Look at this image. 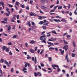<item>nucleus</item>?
I'll return each mask as SVG.
<instances>
[{
    "label": "nucleus",
    "instance_id": "1",
    "mask_svg": "<svg viewBox=\"0 0 77 77\" xmlns=\"http://www.w3.org/2000/svg\"><path fill=\"white\" fill-rule=\"evenodd\" d=\"M4 63H5V64H6L8 66H9L10 65H9V63H8V62L6 61V60H4V59H1V60H0V62H2V63H3L4 62Z\"/></svg>",
    "mask_w": 77,
    "mask_h": 77
},
{
    "label": "nucleus",
    "instance_id": "2",
    "mask_svg": "<svg viewBox=\"0 0 77 77\" xmlns=\"http://www.w3.org/2000/svg\"><path fill=\"white\" fill-rule=\"evenodd\" d=\"M32 60L34 61L35 64H36V63L37 62V59H36V57H35V58L33 57L32 58Z\"/></svg>",
    "mask_w": 77,
    "mask_h": 77
},
{
    "label": "nucleus",
    "instance_id": "3",
    "mask_svg": "<svg viewBox=\"0 0 77 77\" xmlns=\"http://www.w3.org/2000/svg\"><path fill=\"white\" fill-rule=\"evenodd\" d=\"M52 66L53 68L54 69H56L55 68H59L58 65H56L55 64H54V65H52Z\"/></svg>",
    "mask_w": 77,
    "mask_h": 77
},
{
    "label": "nucleus",
    "instance_id": "4",
    "mask_svg": "<svg viewBox=\"0 0 77 77\" xmlns=\"http://www.w3.org/2000/svg\"><path fill=\"white\" fill-rule=\"evenodd\" d=\"M68 45H65L63 48V49L65 50L66 51L68 50Z\"/></svg>",
    "mask_w": 77,
    "mask_h": 77
},
{
    "label": "nucleus",
    "instance_id": "5",
    "mask_svg": "<svg viewBox=\"0 0 77 77\" xmlns=\"http://www.w3.org/2000/svg\"><path fill=\"white\" fill-rule=\"evenodd\" d=\"M0 3H1V5H2V7L3 8V9H5V6H4V5H5V4H4V3L3 2H0Z\"/></svg>",
    "mask_w": 77,
    "mask_h": 77
},
{
    "label": "nucleus",
    "instance_id": "6",
    "mask_svg": "<svg viewBox=\"0 0 77 77\" xmlns=\"http://www.w3.org/2000/svg\"><path fill=\"white\" fill-rule=\"evenodd\" d=\"M68 54H67L66 56V57L65 58V59H67V62H69V60H68Z\"/></svg>",
    "mask_w": 77,
    "mask_h": 77
},
{
    "label": "nucleus",
    "instance_id": "7",
    "mask_svg": "<svg viewBox=\"0 0 77 77\" xmlns=\"http://www.w3.org/2000/svg\"><path fill=\"white\" fill-rule=\"evenodd\" d=\"M6 48H7V47L4 46L2 48V49L3 50V51H4V50H6Z\"/></svg>",
    "mask_w": 77,
    "mask_h": 77
},
{
    "label": "nucleus",
    "instance_id": "8",
    "mask_svg": "<svg viewBox=\"0 0 77 77\" xmlns=\"http://www.w3.org/2000/svg\"><path fill=\"white\" fill-rule=\"evenodd\" d=\"M59 50V51H60L61 53V54H63L64 53V50H63V51H62V50L61 49H60Z\"/></svg>",
    "mask_w": 77,
    "mask_h": 77
},
{
    "label": "nucleus",
    "instance_id": "9",
    "mask_svg": "<svg viewBox=\"0 0 77 77\" xmlns=\"http://www.w3.org/2000/svg\"><path fill=\"white\" fill-rule=\"evenodd\" d=\"M41 8L42 9H44V10H46V9H47V8L44 7V6H41Z\"/></svg>",
    "mask_w": 77,
    "mask_h": 77
},
{
    "label": "nucleus",
    "instance_id": "10",
    "mask_svg": "<svg viewBox=\"0 0 77 77\" xmlns=\"http://www.w3.org/2000/svg\"><path fill=\"white\" fill-rule=\"evenodd\" d=\"M54 21L55 22H60V20L59 19H54Z\"/></svg>",
    "mask_w": 77,
    "mask_h": 77
},
{
    "label": "nucleus",
    "instance_id": "11",
    "mask_svg": "<svg viewBox=\"0 0 77 77\" xmlns=\"http://www.w3.org/2000/svg\"><path fill=\"white\" fill-rule=\"evenodd\" d=\"M61 21H63L64 22H65V23H68V22H66V20H65V19H63L61 20Z\"/></svg>",
    "mask_w": 77,
    "mask_h": 77
},
{
    "label": "nucleus",
    "instance_id": "12",
    "mask_svg": "<svg viewBox=\"0 0 77 77\" xmlns=\"http://www.w3.org/2000/svg\"><path fill=\"white\" fill-rule=\"evenodd\" d=\"M28 24L29 27L31 26V23H30V22L29 21H28V23H27V25Z\"/></svg>",
    "mask_w": 77,
    "mask_h": 77
},
{
    "label": "nucleus",
    "instance_id": "13",
    "mask_svg": "<svg viewBox=\"0 0 77 77\" xmlns=\"http://www.w3.org/2000/svg\"><path fill=\"white\" fill-rule=\"evenodd\" d=\"M34 14H35L32 13V12H31L29 14V15L30 16H33V15H34Z\"/></svg>",
    "mask_w": 77,
    "mask_h": 77
},
{
    "label": "nucleus",
    "instance_id": "14",
    "mask_svg": "<svg viewBox=\"0 0 77 77\" xmlns=\"http://www.w3.org/2000/svg\"><path fill=\"white\" fill-rule=\"evenodd\" d=\"M34 75L35 77H37V75H39V74L38 73H36V72H35L34 73Z\"/></svg>",
    "mask_w": 77,
    "mask_h": 77
},
{
    "label": "nucleus",
    "instance_id": "15",
    "mask_svg": "<svg viewBox=\"0 0 77 77\" xmlns=\"http://www.w3.org/2000/svg\"><path fill=\"white\" fill-rule=\"evenodd\" d=\"M20 6L22 8H24V7H25V6H24V4H23L22 5V4L20 5Z\"/></svg>",
    "mask_w": 77,
    "mask_h": 77
},
{
    "label": "nucleus",
    "instance_id": "16",
    "mask_svg": "<svg viewBox=\"0 0 77 77\" xmlns=\"http://www.w3.org/2000/svg\"><path fill=\"white\" fill-rule=\"evenodd\" d=\"M38 24H40L41 25L42 24H44V22L42 21H40L39 23H38Z\"/></svg>",
    "mask_w": 77,
    "mask_h": 77
},
{
    "label": "nucleus",
    "instance_id": "17",
    "mask_svg": "<svg viewBox=\"0 0 77 77\" xmlns=\"http://www.w3.org/2000/svg\"><path fill=\"white\" fill-rule=\"evenodd\" d=\"M0 73L1 74V76L3 77V73H2V71L1 69H0Z\"/></svg>",
    "mask_w": 77,
    "mask_h": 77
},
{
    "label": "nucleus",
    "instance_id": "18",
    "mask_svg": "<svg viewBox=\"0 0 77 77\" xmlns=\"http://www.w3.org/2000/svg\"><path fill=\"white\" fill-rule=\"evenodd\" d=\"M29 51H30L31 53H34V51L33 49H30Z\"/></svg>",
    "mask_w": 77,
    "mask_h": 77
},
{
    "label": "nucleus",
    "instance_id": "19",
    "mask_svg": "<svg viewBox=\"0 0 77 77\" xmlns=\"http://www.w3.org/2000/svg\"><path fill=\"white\" fill-rule=\"evenodd\" d=\"M5 51L6 52H8V51H9V48H6L5 49Z\"/></svg>",
    "mask_w": 77,
    "mask_h": 77
},
{
    "label": "nucleus",
    "instance_id": "20",
    "mask_svg": "<svg viewBox=\"0 0 77 77\" xmlns=\"http://www.w3.org/2000/svg\"><path fill=\"white\" fill-rule=\"evenodd\" d=\"M48 59H49L50 62H51V60H52V58H51V57H48Z\"/></svg>",
    "mask_w": 77,
    "mask_h": 77
},
{
    "label": "nucleus",
    "instance_id": "21",
    "mask_svg": "<svg viewBox=\"0 0 77 77\" xmlns=\"http://www.w3.org/2000/svg\"><path fill=\"white\" fill-rule=\"evenodd\" d=\"M76 55V54H73V53H72V57H74Z\"/></svg>",
    "mask_w": 77,
    "mask_h": 77
},
{
    "label": "nucleus",
    "instance_id": "22",
    "mask_svg": "<svg viewBox=\"0 0 77 77\" xmlns=\"http://www.w3.org/2000/svg\"><path fill=\"white\" fill-rule=\"evenodd\" d=\"M19 2H16L15 5H17V6H19Z\"/></svg>",
    "mask_w": 77,
    "mask_h": 77
},
{
    "label": "nucleus",
    "instance_id": "23",
    "mask_svg": "<svg viewBox=\"0 0 77 77\" xmlns=\"http://www.w3.org/2000/svg\"><path fill=\"white\" fill-rule=\"evenodd\" d=\"M48 41H56V39H54L52 40V39H49L48 40Z\"/></svg>",
    "mask_w": 77,
    "mask_h": 77
},
{
    "label": "nucleus",
    "instance_id": "24",
    "mask_svg": "<svg viewBox=\"0 0 77 77\" xmlns=\"http://www.w3.org/2000/svg\"><path fill=\"white\" fill-rule=\"evenodd\" d=\"M46 40V39H45L43 40L42 41V42H44V43H45V44H46V43H47V42H46V41H45Z\"/></svg>",
    "mask_w": 77,
    "mask_h": 77
},
{
    "label": "nucleus",
    "instance_id": "25",
    "mask_svg": "<svg viewBox=\"0 0 77 77\" xmlns=\"http://www.w3.org/2000/svg\"><path fill=\"white\" fill-rule=\"evenodd\" d=\"M11 25H9V27H8V30H11Z\"/></svg>",
    "mask_w": 77,
    "mask_h": 77
},
{
    "label": "nucleus",
    "instance_id": "26",
    "mask_svg": "<svg viewBox=\"0 0 77 77\" xmlns=\"http://www.w3.org/2000/svg\"><path fill=\"white\" fill-rule=\"evenodd\" d=\"M63 41L65 44H68V43L67 42H65V40H63Z\"/></svg>",
    "mask_w": 77,
    "mask_h": 77
},
{
    "label": "nucleus",
    "instance_id": "27",
    "mask_svg": "<svg viewBox=\"0 0 77 77\" xmlns=\"http://www.w3.org/2000/svg\"><path fill=\"white\" fill-rule=\"evenodd\" d=\"M27 56H28L27 57V59H31V57H30V56L27 55Z\"/></svg>",
    "mask_w": 77,
    "mask_h": 77
},
{
    "label": "nucleus",
    "instance_id": "28",
    "mask_svg": "<svg viewBox=\"0 0 77 77\" xmlns=\"http://www.w3.org/2000/svg\"><path fill=\"white\" fill-rule=\"evenodd\" d=\"M45 37H46V36H45V34H44L43 35L41 36L40 37V38H45Z\"/></svg>",
    "mask_w": 77,
    "mask_h": 77
},
{
    "label": "nucleus",
    "instance_id": "29",
    "mask_svg": "<svg viewBox=\"0 0 77 77\" xmlns=\"http://www.w3.org/2000/svg\"><path fill=\"white\" fill-rule=\"evenodd\" d=\"M51 32L52 33H54V34H57V33L56 32V31H51Z\"/></svg>",
    "mask_w": 77,
    "mask_h": 77
},
{
    "label": "nucleus",
    "instance_id": "30",
    "mask_svg": "<svg viewBox=\"0 0 77 77\" xmlns=\"http://www.w3.org/2000/svg\"><path fill=\"white\" fill-rule=\"evenodd\" d=\"M38 17H39L38 18V19H39V20H42V17L41 16H38Z\"/></svg>",
    "mask_w": 77,
    "mask_h": 77
},
{
    "label": "nucleus",
    "instance_id": "31",
    "mask_svg": "<svg viewBox=\"0 0 77 77\" xmlns=\"http://www.w3.org/2000/svg\"><path fill=\"white\" fill-rule=\"evenodd\" d=\"M47 43L48 44H51L52 45H54L53 43H51V42H47Z\"/></svg>",
    "mask_w": 77,
    "mask_h": 77
},
{
    "label": "nucleus",
    "instance_id": "32",
    "mask_svg": "<svg viewBox=\"0 0 77 77\" xmlns=\"http://www.w3.org/2000/svg\"><path fill=\"white\" fill-rule=\"evenodd\" d=\"M33 0H30L29 3L30 4H32L33 3Z\"/></svg>",
    "mask_w": 77,
    "mask_h": 77
},
{
    "label": "nucleus",
    "instance_id": "33",
    "mask_svg": "<svg viewBox=\"0 0 77 77\" xmlns=\"http://www.w3.org/2000/svg\"><path fill=\"white\" fill-rule=\"evenodd\" d=\"M8 5H9L10 8H12L13 7V5H11L9 4H8Z\"/></svg>",
    "mask_w": 77,
    "mask_h": 77
},
{
    "label": "nucleus",
    "instance_id": "34",
    "mask_svg": "<svg viewBox=\"0 0 77 77\" xmlns=\"http://www.w3.org/2000/svg\"><path fill=\"white\" fill-rule=\"evenodd\" d=\"M23 71H27V69L25 68L24 67H23V69L22 70Z\"/></svg>",
    "mask_w": 77,
    "mask_h": 77
},
{
    "label": "nucleus",
    "instance_id": "35",
    "mask_svg": "<svg viewBox=\"0 0 77 77\" xmlns=\"http://www.w3.org/2000/svg\"><path fill=\"white\" fill-rule=\"evenodd\" d=\"M55 11V10L54 9L53 10H51L50 11V12H51H51H54Z\"/></svg>",
    "mask_w": 77,
    "mask_h": 77
},
{
    "label": "nucleus",
    "instance_id": "36",
    "mask_svg": "<svg viewBox=\"0 0 77 77\" xmlns=\"http://www.w3.org/2000/svg\"><path fill=\"white\" fill-rule=\"evenodd\" d=\"M17 35H14V36H13L12 38H17Z\"/></svg>",
    "mask_w": 77,
    "mask_h": 77
},
{
    "label": "nucleus",
    "instance_id": "37",
    "mask_svg": "<svg viewBox=\"0 0 77 77\" xmlns=\"http://www.w3.org/2000/svg\"><path fill=\"white\" fill-rule=\"evenodd\" d=\"M4 14L5 15H6L7 16V17H8V16H9V15L8 14V13H4Z\"/></svg>",
    "mask_w": 77,
    "mask_h": 77
},
{
    "label": "nucleus",
    "instance_id": "38",
    "mask_svg": "<svg viewBox=\"0 0 77 77\" xmlns=\"http://www.w3.org/2000/svg\"><path fill=\"white\" fill-rule=\"evenodd\" d=\"M62 8V6H59L58 7V9H61Z\"/></svg>",
    "mask_w": 77,
    "mask_h": 77
},
{
    "label": "nucleus",
    "instance_id": "39",
    "mask_svg": "<svg viewBox=\"0 0 77 77\" xmlns=\"http://www.w3.org/2000/svg\"><path fill=\"white\" fill-rule=\"evenodd\" d=\"M4 20L5 21H8V18L5 17L4 19Z\"/></svg>",
    "mask_w": 77,
    "mask_h": 77
},
{
    "label": "nucleus",
    "instance_id": "40",
    "mask_svg": "<svg viewBox=\"0 0 77 77\" xmlns=\"http://www.w3.org/2000/svg\"><path fill=\"white\" fill-rule=\"evenodd\" d=\"M34 43H35V42L33 40L32 41L30 42V44H33Z\"/></svg>",
    "mask_w": 77,
    "mask_h": 77
},
{
    "label": "nucleus",
    "instance_id": "41",
    "mask_svg": "<svg viewBox=\"0 0 77 77\" xmlns=\"http://www.w3.org/2000/svg\"><path fill=\"white\" fill-rule=\"evenodd\" d=\"M49 50H54V48L50 47L49 48Z\"/></svg>",
    "mask_w": 77,
    "mask_h": 77
},
{
    "label": "nucleus",
    "instance_id": "42",
    "mask_svg": "<svg viewBox=\"0 0 77 77\" xmlns=\"http://www.w3.org/2000/svg\"><path fill=\"white\" fill-rule=\"evenodd\" d=\"M72 44L74 47H75L76 45H75V42H73Z\"/></svg>",
    "mask_w": 77,
    "mask_h": 77
},
{
    "label": "nucleus",
    "instance_id": "43",
    "mask_svg": "<svg viewBox=\"0 0 77 77\" xmlns=\"http://www.w3.org/2000/svg\"><path fill=\"white\" fill-rule=\"evenodd\" d=\"M45 0H41V2L42 3H43L44 2H45Z\"/></svg>",
    "mask_w": 77,
    "mask_h": 77
},
{
    "label": "nucleus",
    "instance_id": "44",
    "mask_svg": "<svg viewBox=\"0 0 77 77\" xmlns=\"http://www.w3.org/2000/svg\"><path fill=\"white\" fill-rule=\"evenodd\" d=\"M40 64H41V66H42V67L44 66V64L43 63L42 64V63H41Z\"/></svg>",
    "mask_w": 77,
    "mask_h": 77
},
{
    "label": "nucleus",
    "instance_id": "45",
    "mask_svg": "<svg viewBox=\"0 0 77 77\" xmlns=\"http://www.w3.org/2000/svg\"><path fill=\"white\" fill-rule=\"evenodd\" d=\"M63 67H65V68H69V67L68 66H66L65 65H63Z\"/></svg>",
    "mask_w": 77,
    "mask_h": 77
},
{
    "label": "nucleus",
    "instance_id": "46",
    "mask_svg": "<svg viewBox=\"0 0 77 77\" xmlns=\"http://www.w3.org/2000/svg\"><path fill=\"white\" fill-rule=\"evenodd\" d=\"M26 9L27 10H29V6H27L26 7Z\"/></svg>",
    "mask_w": 77,
    "mask_h": 77
},
{
    "label": "nucleus",
    "instance_id": "47",
    "mask_svg": "<svg viewBox=\"0 0 77 77\" xmlns=\"http://www.w3.org/2000/svg\"><path fill=\"white\" fill-rule=\"evenodd\" d=\"M54 6V5H51V6L50 7V9H51V8H53V6Z\"/></svg>",
    "mask_w": 77,
    "mask_h": 77
},
{
    "label": "nucleus",
    "instance_id": "48",
    "mask_svg": "<svg viewBox=\"0 0 77 77\" xmlns=\"http://www.w3.org/2000/svg\"><path fill=\"white\" fill-rule=\"evenodd\" d=\"M11 22H13V23H14V22H15V21H14V19L12 18L11 19Z\"/></svg>",
    "mask_w": 77,
    "mask_h": 77
},
{
    "label": "nucleus",
    "instance_id": "49",
    "mask_svg": "<svg viewBox=\"0 0 77 77\" xmlns=\"http://www.w3.org/2000/svg\"><path fill=\"white\" fill-rule=\"evenodd\" d=\"M8 45H12V43L11 42L8 43Z\"/></svg>",
    "mask_w": 77,
    "mask_h": 77
},
{
    "label": "nucleus",
    "instance_id": "50",
    "mask_svg": "<svg viewBox=\"0 0 77 77\" xmlns=\"http://www.w3.org/2000/svg\"><path fill=\"white\" fill-rule=\"evenodd\" d=\"M43 23L44 24V23H46V22H47V20H43Z\"/></svg>",
    "mask_w": 77,
    "mask_h": 77
},
{
    "label": "nucleus",
    "instance_id": "51",
    "mask_svg": "<svg viewBox=\"0 0 77 77\" xmlns=\"http://www.w3.org/2000/svg\"><path fill=\"white\" fill-rule=\"evenodd\" d=\"M3 35H4V36H8V35L4 33H3Z\"/></svg>",
    "mask_w": 77,
    "mask_h": 77
},
{
    "label": "nucleus",
    "instance_id": "52",
    "mask_svg": "<svg viewBox=\"0 0 77 77\" xmlns=\"http://www.w3.org/2000/svg\"><path fill=\"white\" fill-rule=\"evenodd\" d=\"M74 14H75V15H77V11H76V10L75 11Z\"/></svg>",
    "mask_w": 77,
    "mask_h": 77
},
{
    "label": "nucleus",
    "instance_id": "53",
    "mask_svg": "<svg viewBox=\"0 0 77 77\" xmlns=\"http://www.w3.org/2000/svg\"><path fill=\"white\" fill-rule=\"evenodd\" d=\"M55 51H58V48H55Z\"/></svg>",
    "mask_w": 77,
    "mask_h": 77
},
{
    "label": "nucleus",
    "instance_id": "54",
    "mask_svg": "<svg viewBox=\"0 0 77 77\" xmlns=\"http://www.w3.org/2000/svg\"><path fill=\"white\" fill-rule=\"evenodd\" d=\"M62 71L63 72V73H65V72H66L64 69H63L62 70Z\"/></svg>",
    "mask_w": 77,
    "mask_h": 77
},
{
    "label": "nucleus",
    "instance_id": "55",
    "mask_svg": "<svg viewBox=\"0 0 77 77\" xmlns=\"http://www.w3.org/2000/svg\"><path fill=\"white\" fill-rule=\"evenodd\" d=\"M43 29H47V27L45 26H43Z\"/></svg>",
    "mask_w": 77,
    "mask_h": 77
},
{
    "label": "nucleus",
    "instance_id": "56",
    "mask_svg": "<svg viewBox=\"0 0 77 77\" xmlns=\"http://www.w3.org/2000/svg\"><path fill=\"white\" fill-rule=\"evenodd\" d=\"M9 55H12V53L11 51H10V52H9Z\"/></svg>",
    "mask_w": 77,
    "mask_h": 77
},
{
    "label": "nucleus",
    "instance_id": "57",
    "mask_svg": "<svg viewBox=\"0 0 77 77\" xmlns=\"http://www.w3.org/2000/svg\"><path fill=\"white\" fill-rule=\"evenodd\" d=\"M16 17V15H14V17H13V19H14V20H15V19H16V18H15Z\"/></svg>",
    "mask_w": 77,
    "mask_h": 77
},
{
    "label": "nucleus",
    "instance_id": "58",
    "mask_svg": "<svg viewBox=\"0 0 77 77\" xmlns=\"http://www.w3.org/2000/svg\"><path fill=\"white\" fill-rule=\"evenodd\" d=\"M40 13H41V14H44V12L42 11L41 10H40Z\"/></svg>",
    "mask_w": 77,
    "mask_h": 77
},
{
    "label": "nucleus",
    "instance_id": "59",
    "mask_svg": "<svg viewBox=\"0 0 77 77\" xmlns=\"http://www.w3.org/2000/svg\"><path fill=\"white\" fill-rule=\"evenodd\" d=\"M25 45H26V47H27L28 45V44L27 43H25Z\"/></svg>",
    "mask_w": 77,
    "mask_h": 77
},
{
    "label": "nucleus",
    "instance_id": "60",
    "mask_svg": "<svg viewBox=\"0 0 77 77\" xmlns=\"http://www.w3.org/2000/svg\"><path fill=\"white\" fill-rule=\"evenodd\" d=\"M32 26H34L35 25V23L34 22H32Z\"/></svg>",
    "mask_w": 77,
    "mask_h": 77
},
{
    "label": "nucleus",
    "instance_id": "61",
    "mask_svg": "<svg viewBox=\"0 0 77 77\" xmlns=\"http://www.w3.org/2000/svg\"><path fill=\"white\" fill-rule=\"evenodd\" d=\"M48 24H49V23H48H48H44V25L47 26V25H48Z\"/></svg>",
    "mask_w": 77,
    "mask_h": 77
},
{
    "label": "nucleus",
    "instance_id": "62",
    "mask_svg": "<svg viewBox=\"0 0 77 77\" xmlns=\"http://www.w3.org/2000/svg\"><path fill=\"white\" fill-rule=\"evenodd\" d=\"M58 44H59V43H54V45H58Z\"/></svg>",
    "mask_w": 77,
    "mask_h": 77
},
{
    "label": "nucleus",
    "instance_id": "63",
    "mask_svg": "<svg viewBox=\"0 0 77 77\" xmlns=\"http://www.w3.org/2000/svg\"><path fill=\"white\" fill-rule=\"evenodd\" d=\"M6 11H9V9L8 8H6Z\"/></svg>",
    "mask_w": 77,
    "mask_h": 77
},
{
    "label": "nucleus",
    "instance_id": "64",
    "mask_svg": "<svg viewBox=\"0 0 77 77\" xmlns=\"http://www.w3.org/2000/svg\"><path fill=\"white\" fill-rule=\"evenodd\" d=\"M19 17H20V16L19 15H17V20L19 19Z\"/></svg>",
    "mask_w": 77,
    "mask_h": 77
}]
</instances>
